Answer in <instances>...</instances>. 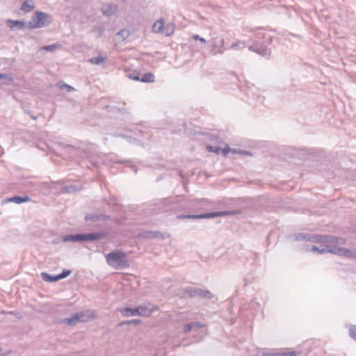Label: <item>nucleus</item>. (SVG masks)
Segmentation results:
<instances>
[{
  "label": "nucleus",
  "mask_w": 356,
  "mask_h": 356,
  "mask_svg": "<svg viewBox=\"0 0 356 356\" xmlns=\"http://www.w3.org/2000/svg\"><path fill=\"white\" fill-rule=\"evenodd\" d=\"M106 60V57L104 56H96L92 57L88 60V61L94 65H100L102 63L105 62Z\"/></svg>",
  "instance_id": "obj_26"
},
{
  "label": "nucleus",
  "mask_w": 356,
  "mask_h": 356,
  "mask_svg": "<svg viewBox=\"0 0 356 356\" xmlns=\"http://www.w3.org/2000/svg\"><path fill=\"white\" fill-rule=\"evenodd\" d=\"M0 79H6L8 81H13V77L8 74H0Z\"/></svg>",
  "instance_id": "obj_41"
},
{
  "label": "nucleus",
  "mask_w": 356,
  "mask_h": 356,
  "mask_svg": "<svg viewBox=\"0 0 356 356\" xmlns=\"http://www.w3.org/2000/svg\"><path fill=\"white\" fill-rule=\"evenodd\" d=\"M191 324L192 330H198V329L204 327V325L200 322H192V323H191Z\"/></svg>",
  "instance_id": "obj_38"
},
{
  "label": "nucleus",
  "mask_w": 356,
  "mask_h": 356,
  "mask_svg": "<svg viewBox=\"0 0 356 356\" xmlns=\"http://www.w3.org/2000/svg\"><path fill=\"white\" fill-rule=\"evenodd\" d=\"M80 189L81 188L78 186L70 184L62 187L60 191L63 193H72L80 191Z\"/></svg>",
  "instance_id": "obj_19"
},
{
  "label": "nucleus",
  "mask_w": 356,
  "mask_h": 356,
  "mask_svg": "<svg viewBox=\"0 0 356 356\" xmlns=\"http://www.w3.org/2000/svg\"><path fill=\"white\" fill-rule=\"evenodd\" d=\"M348 253H346L345 257L356 259V250L348 249Z\"/></svg>",
  "instance_id": "obj_36"
},
{
  "label": "nucleus",
  "mask_w": 356,
  "mask_h": 356,
  "mask_svg": "<svg viewBox=\"0 0 356 356\" xmlns=\"http://www.w3.org/2000/svg\"><path fill=\"white\" fill-rule=\"evenodd\" d=\"M105 31V29L104 27L102 26H95L92 29V32H95L97 33V36L98 37H100L102 35V34L104 33Z\"/></svg>",
  "instance_id": "obj_32"
},
{
  "label": "nucleus",
  "mask_w": 356,
  "mask_h": 356,
  "mask_svg": "<svg viewBox=\"0 0 356 356\" xmlns=\"http://www.w3.org/2000/svg\"><path fill=\"white\" fill-rule=\"evenodd\" d=\"M141 236L146 238H164L163 234L157 231L145 232L144 233L142 234Z\"/></svg>",
  "instance_id": "obj_17"
},
{
  "label": "nucleus",
  "mask_w": 356,
  "mask_h": 356,
  "mask_svg": "<svg viewBox=\"0 0 356 356\" xmlns=\"http://www.w3.org/2000/svg\"><path fill=\"white\" fill-rule=\"evenodd\" d=\"M184 333H188L191 330H192V328H191V323H188V324H186L184 326Z\"/></svg>",
  "instance_id": "obj_45"
},
{
  "label": "nucleus",
  "mask_w": 356,
  "mask_h": 356,
  "mask_svg": "<svg viewBox=\"0 0 356 356\" xmlns=\"http://www.w3.org/2000/svg\"><path fill=\"white\" fill-rule=\"evenodd\" d=\"M264 356H278L277 353H264Z\"/></svg>",
  "instance_id": "obj_49"
},
{
  "label": "nucleus",
  "mask_w": 356,
  "mask_h": 356,
  "mask_svg": "<svg viewBox=\"0 0 356 356\" xmlns=\"http://www.w3.org/2000/svg\"><path fill=\"white\" fill-rule=\"evenodd\" d=\"M108 233L105 232H90L86 234H76L66 235L63 237V242L92 241L106 238Z\"/></svg>",
  "instance_id": "obj_2"
},
{
  "label": "nucleus",
  "mask_w": 356,
  "mask_h": 356,
  "mask_svg": "<svg viewBox=\"0 0 356 356\" xmlns=\"http://www.w3.org/2000/svg\"><path fill=\"white\" fill-rule=\"evenodd\" d=\"M131 168H132V170H133L135 172H137V168H136L135 165H132V166H131Z\"/></svg>",
  "instance_id": "obj_50"
},
{
  "label": "nucleus",
  "mask_w": 356,
  "mask_h": 356,
  "mask_svg": "<svg viewBox=\"0 0 356 356\" xmlns=\"http://www.w3.org/2000/svg\"><path fill=\"white\" fill-rule=\"evenodd\" d=\"M307 237H309V236L305 234H298L296 236V239L299 241H307Z\"/></svg>",
  "instance_id": "obj_42"
},
{
  "label": "nucleus",
  "mask_w": 356,
  "mask_h": 356,
  "mask_svg": "<svg viewBox=\"0 0 356 356\" xmlns=\"http://www.w3.org/2000/svg\"><path fill=\"white\" fill-rule=\"evenodd\" d=\"M120 313L123 316L129 317L134 316H139L140 312L138 309L137 307L135 308L126 307L120 309Z\"/></svg>",
  "instance_id": "obj_15"
},
{
  "label": "nucleus",
  "mask_w": 356,
  "mask_h": 356,
  "mask_svg": "<svg viewBox=\"0 0 356 356\" xmlns=\"http://www.w3.org/2000/svg\"><path fill=\"white\" fill-rule=\"evenodd\" d=\"M41 277L42 278V280L44 281L47 282H57L59 280L58 275H49V273H44V272L41 273Z\"/></svg>",
  "instance_id": "obj_21"
},
{
  "label": "nucleus",
  "mask_w": 356,
  "mask_h": 356,
  "mask_svg": "<svg viewBox=\"0 0 356 356\" xmlns=\"http://www.w3.org/2000/svg\"><path fill=\"white\" fill-rule=\"evenodd\" d=\"M107 264L116 270L124 269L129 266V262L124 252L115 250L106 256Z\"/></svg>",
  "instance_id": "obj_1"
},
{
  "label": "nucleus",
  "mask_w": 356,
  "mask_h": 356,
  "mask_svg": "<svg viewBox=\"0 0 356 356\" xmlns=\"http://www.w3.org/2000/svg\"><path fill=\"white\" fill-rule=\"evenodd\" d=\"M85 314L83 312L74 314L70 318H65L63 320V322L69 325H74L78 322H84L86 319L84 318Z\"/></svg>",
  "instance_id": "obj_9"
},
{
  "label": "nucleus",
  "mask_w": 356,
  "mask_h": 356,
  "mask_svg": "<svg viewBox=\"0 0 356 356\" xmlns=\"http://www.w3.org/2000/svg\"><path fill=\"white\" fill-rule=\"evenodd\" d=\"M210 42L211 44V53L213 55L222 54L224 51L227 49L225 47L224 38L222 35H217L216 37H213L210 40Z\"/></svg>",
  "instance_id": "obj_8"
},
{
  "label": "nucleus",
  "mask_w": 356,
  "mask_h": 356,
  "mask_svg": "<svg viewBox=\"0 0 356 356\" xmlns=\"http://www.w3.org/2000/svg\"><path fill=\"white\" fill-rule=\"evenodd\" d=\"M242 46V48H245V44L244 42H240V41H237L234 43H233L231 46H230V49H236L238 47H241Z\"/></svg>",
  "instance_id": "obj_39"
},
{
  "label": "nucleus",
  "mask_w": 356,
  "mask_h": 356,
  "mask_svg": "<svg viewBox=\"0 0 356 356\" xmlns=\"http://www.w3.org/2000/svg\"><path fill=\"white\" fill-rule=\"evenodd\" d=\"M71 273L72 271L70 270H64L61 273L58 275L59 280L67 277Z\"/></svg>",
  "instance_id": "obj_37"
},
{
  "label": "nucleus",
  "mask_w": 356,
  "mask_h": 356,
  "mask_svg": "<svg viewBox=\"0 0 356 356\" xmlns=\"http://www.w3.org/2000/svg\"><path fill=\"white\" fill-rule=\"evenodd\" d=\"M140 81L143 83L154 82V75L152 72H147L140 77Z\"/></svg>",
  "instance_id": "obj_24"
},
{
  "label": "nucleus",
  "mask_w": 356,
  "mask_h": 356,
  "mask_svg": "<svg viewBox=\"0 0 356 356\" xmlns=\"http://www.w3.org/2000/svg\"><path fill=\"white\" fill-rule=\"evenodd\" d=\"M178 209V202L172 198L159 200L154 204L152 209L156 213L168 212L175 211Z\"/></svg>",
  "instance_id": "obj_5"
},
{
  "label": "nucleus",
  "mask_w": 356,
  "mask_h": 356,
  "mask_svg": "<svg viewBox=\"0 0 356 356\" xmlns=\"http://www.w3.org/2000/svg\"><path fill=\"white\" fill-rule=\"evenodd\" d=\"M84 219L86 221L98 222L109 220L111 217L106 214L92 213L86 215Z\"/></svg>",
  "instance_id": "obj_10"
},
{
  "label": "nucleus",
  "mask_w": 356,
  "mask_h": 356,
  "mask_svg": "<svg viewBox=\"0 0 356 356\" xmlns=\"http://www.w3.org/2000/svg\"><path fill=\"white\" fill-rule=\"evenodd\" d=\"M255 37L256 38H257L258 40H260V39H264V40H266V39L268 38L266 36L265 33H262V32H260V31H257L256 33H255Z\"/></svg>",
  "instance_id": "obj_43"
},
{
  "label": "nucleus",
  "mask_w": 356,
  "mask_h": 356,
  "mask_svg": "<svg viewBox=\"0 0 356 356\" xmlns=\"http://www.w3.org/2000/svg\"><path fill=\"white\" fill-rule=\"evenodd\" d=\"M60 45V44H51V45H46V46H43L41 49L42 50H45L47 51H54L56 49H57L58 47H59Z\"/></svg>",
  "instance_id": "obj_31"
},
{
  "label": "nucleus",
  "mask_w": 356,
  "mask_h": 356,
  "mask_svg": "<svg viewBox=\"0 0 356 356\" xmlns=\"http://www.w3.org/2000/svg\"><path fill=\"white\" fill-rule=\"evenodd\" d=\"M207 148L212 152L216 153L218 154H220V151H222V148L218 146H207Z\"/></svg>",
  "instance_id": "obj_34"
},
{
  "label": "nucleus",
  "mask_w": 356,
  "mask_h": 356,
  "mask_svg": "<svg viewBox=\"0 0 356 356\" xmlns=\"http://www.w3.org/2000/svg\"><path fill=\"white\" fill-rule=\"evenodd\" d=\"M346 243V240L341 237H337V244L339 245H345Z\"/></svg>",
  "instance_id": "obj_47"
},
{
  "label": "nucleus",
  "mask_w": 356,
  "mask_h": 356,
  "mask_svg": "<svg viewBox=\"0 0 356 356\" xmlns=\"http://www.w3.org/2000/svg\"><path fill=\"white\" fill-rule=\"evenodd\" d=\"M327 250H328V252L334 254L336 255L343 256V257L346 256V253L349 252L348 251L347 248L332 246V245H327Z\"/></svg>",
  "instance_id": "obj_14"
},
{
  "label": "nucleus",
  "mask_w": 356,
  "mask_h": 356,
  "mask_svg": "<svg viewBox=\"0 0 356 356\" xmlns=\"http://www.w3.org/2000/svg\"><path fill=\"white\" fill-rule=\"evenodd\" d=\"M349 335L353 339L356 341V325H349Z\"/></svg>",
  "instance_id": "obj_33"
},
{
  "label": "nucleus",
  "mask_w": 356,
  "mask_h": 356,
  "mask_svg": "<svg viewBox=\"0 0 356 356\" xmlns=\"http://www.w3.org/2000/svg\"><path fill=\"white\" fill-rule=\"evenodd\" d=\"M129 31L126 29H123L117 33V35L120 36L122 40L127 39L129 36Z\"/></svg>",
  "instance_id": "obj_29"
},
{
  "label": "nucleus",
  "mask_w": 356,
  "mask_h": 356,
  "mask_svg": "<svg viewBox=\"0 0 356 356\" xmlns=\"http://www.w3.org/2000/svg\"><path fill=\"white\" fill-rule=\"evenodd\" d=\"M52 22L53 17L51 15L38 10L32 15L28 26L31 29H40L49 26Z\"/></svg>",
  "instance_id": "obj_3"
},
{
  "label": "nucleus",
  "mask_w": 356,
  "mask_h": 356,
  "mask_svg": "<svg viewBox=\"0 0 356 356\" xmlns=\"http://www.w3.org/2000/svg\"><path fill=\"white\" fill-rule=\"evenodd\" d=\"M118 163H125L126 161H118Z\"/></svg>",
  "instance_id": "obj_51"
},
{
  "label": "nucleus",
  "mask_w": 356,
  "mask_h": 356,
  "mask_svg": "<svg viewBox=\"0 0 356 356\" xmlns=\"http://www.w3.org/2000/svg\"><path fill=\"white\" fill-rule=\"evenodd\" d=\"M30 197L27 195L25 196H13L7 199L8 202H15L16 204H22L28 202Z\"/></svg>",
  "instance_id": "obj_18"
},
{
  "label": "nucleus",
  "mask_w": 356,
  "mask_h": 356,
  "mask_svg": "<svg viewBox=\"0 0 356 356\" xmlns=\"http://www.w3.org/2000/svg\"><path fill=\"white\" fill-rule=\"evenodd\" d=\"M307 252H313L315 254H325L327 253V245H321L320 246L316 245H307L306 247Z\"/></svg>",
  "instance_id": "obj_13"
},
{
  "label": "nucleus",
  "mask_w": 356,
  "mask_h": 356,
  "mask_svg": "<svg viewBox=\"0 0 356 356\" xmlns=\"http://www.w3.org/2000/svg\"><path fill=\"white\" fill-rule=\"evenodd\" d=\"M230 150H231V149L229 147L227 148H225V149L222 148V151H220V154H222L224 156H226Z\"/></svg>",
  "instance_id": "obj_48"
},
{
  "label": "nucleus",
  "mask_w": 356,
  "mask_h": 356,
  "mask_svg": "<svg viewBox=\"0 0 356 356\" xmlns=\"http://www.w3.org/2000/svg\"><path fill=\"white\" fill-rule=\"evenodd\" d=\"M35 7L34 3L32 0H26L23 2L21 6V10L24 13H29Z\"/></svg>",
  "instance_id": "obj_20"
},
{
  "label": "nucleus",
  "mask_w": 356,
  "mask_h": 356,
  "mask_svg": "<svg viewBox=\"0 0 356 356\" xmlns=\"http://www.w3.org/2000/svg\"><path fill=\"white\" fill-rule=\"evenodd\" d=\"M57 86L60 88V89H66L67 92H72V91H74L75 90V89L71 86H69L67 84H66L65 83H64L63 81H59L57 83Z\"/></svg>",
  "instance_id": "obj_28"
},
{
  "label": "nucleus",
  "mask_w": 356,
  "mask_h": 356,
  "mask_svg": "<svg viewBox=\"0 0 356 356\" xmlns=\"http://www.w3.org/2000/svg\"><path fill=\"white\" fill-rule=\"evenodd\" d=\"M6 24L8 25L10 30L22 29L26 26V22L24 20H14L8 19L6 20Z\"/></svg>",
  "instance_id": "obj_12"
},
{
  "label": "nucleus",
  "mask_w": 356,
  "mask_h": 356,
  "mask_svg": "<svg viewBox=\"0 0 356 356\" xmlns=\"http://www.w3.org/2000/svg\"><path fill=\"white\" fill-rule=\"evenodd\" d=\"M277 355L278 356H297L298 353L295 351L284 352V353H277Z\"/></svg>",
  "instance_id": "obj_40"
},
{
  "label": "nucleus",
  "mask_w": 356,
  "mask_h": 356,
  "mask_svg": "<svg viewBox=\"0 0 356 356\" xmlns=\"http://www.w3.org/2000/svg\"><path fill=\"white\" fill-rule=\"evenodd\" d=\"M337 236L324 235L323 243H330V245L334 246L333 245L337 244Z\"/></svg>",
  "instance_id": "obj_27"
},
{
  "label": "nucleus",
  "mask_w": 356,
  "mask_h": 356,
  "mask_svg": "<svg viewBox=\"0 0 356 356\" xmlns=\"http://www.w3.org/2000/svg\"><path fill=\"white\" fill-rule=\"evenodd\" d=\"M192 38L195 40H199V41H200L202 43H206L207 42L206 40L204 38L200 37L199 35L194 34V35H193Z\"/></svg>",
  "instance_id": "obj_44"
},
{
  "label": "nucleus",
  "mask_w": 356,
  "mask_h": 356,
  "mask_svg": "<svg viewBox=\"0 0 356 356\" xmlns=\"http://www.w3.org/2000/svg\"><path fill=\"white\" fill-rule=\"evenodd\" d=\"M141 323V321L140 319H133V320H128V321H124L121 322L119 325H129V324H134V325H138Z\"/></svg>",
  "instance_id": "obj_30"
},
{
  "label": "nucleus",
  "mask_w": 356,
  "mask_h": 356,
  "mask_svg": "<svg viewBox=\"0 0 356 356\" xmlns=\"http://www.w3.org/2000/svg\"><path fill=\"white\" fill-rule=\"evenodd\" d=\"M307 241L313 243H323L324 236L314 234L307 237Z\"/></svg>",
  "instance_id": "obj_25"
},
{
  "label": "nucleus",
  "mask_w": 356,
  "mask_h": 356,
  "mask_svg": "<svg viewBox=\"0 0 356 356\" xmlns=\"http://www.w3.org/2000/svg\"><path fill=\"white\" fill-rule=\"evenodd\" d=\"M233 152H238L239 154H245V155H248V156L252 155V154L249 151L239 150L238 152H237L236 149H234V150H233Z\"/></svg>",
  "instance_id": "obj_46"
},
{
  "label": "nucleus",
  "mask_w": 356,
  "mask_h": 356,
  "mask_svg": "<svg viewBox=\"0 0 356 356\" xmlns=\"http://www.w3.org/2000/svg\"><path fill=\"white\" fill-rule=\"evenodd\" d=\"M164 29V19H159L156 21L152 26V31L156 33H163Z\"/></svg>",
  "instance_id": "obj_16"
},
{
  "label": "nucleus",
  "mask_w": 356,
  "mask_h": 356,
  "mask_svg": "<svg viewBox=\"0 0 356 356\" xmlns=\"http://www.w3.org/2000/svg\"><path fill=\"white\" fill-rule=\"evenodd\" d=\"M32 118L34 120H36V117H35V116H32Z\"/></svg>",
  "instance_id": "obj_52"
},
{
  "label": "nucleus",
  "mask_w": 356,
  "mask_h": 356,
  "mask_svg": "<svg viewBox=\"0 0 356 356\" xmlns=\"http://www.w3.org/2000/svg\"><path fill=\"white\" fill-rule=\"evenodd\" d=\"M272 42L273 38L268 36L264 42L255 41L253 44L249 46L248 49L262 56H268L270 54V49L267 44H270Z\"/></svg>",
  "instance_id": "obj_6"
},
{
  "label": "nucleus",
  "mask_w": 356,
  "mask_h": 356,
  "mask_svg": "<svg viewBox=\"0 0 356 356\" xmlns=\"http://www.w3.org/2000/svg\"><path fill=\"white\" fill-rule=\"evenodd\" d=\"M179 296L181 298L201 297L202 298L209 300L213 298V295L210 291L192 286H188L182 289Z\"/></svg>",
  "instance_id": "obj_4"
},
{
  "label": "nucleus",
  "mask_w": 356,
  "mask_h": 356,
  "mask_svg": "<svg viewBox=\"0 0 356 356\" xmlns=\"http://www.w3.org/2000/svg\"><path fill=\"white\" fill-rule=\"evenodd\" d=\"M227 211H215L202 214L178 215L177 216L176 218L178 220L213 218L219 216H227Z\"/></svg>",
  "instance_id": "obj_7"
},
{
  "label": "nucleus",
  "mask_w": 356,
  "mask_h": 356,
  "mask_svg": "<svg viewBox=\"0 0 356 356\" xmlns=\"http://www.w3.org/2000/svg\"><path fill=\"white\" fill-rule=\"evenodd\" d=\"M137 307L140 312L139 316H149L152 314L153 311L149 307H148L147 306L140 305Z\"/></svg>",
  "instance_id": "obj_23"
},
{
  "label": "nucleus",
  "mask_w": 356,
  "mask_h": 356,
  "mask_svg": "<svg viewBox=\"0 0 356 356\" xmlns=\"http://www.w3.org/2000/svg\"><path fill=\"white\" fill-rule=\"evenodd\" d=\"M128 77L132 80L140 81V76L139 72H134L133 73H131L128 75Z\"/></svg>",
  "instance_id": "obj_35"
},
{
  "label": "nucleus",
  "mask_w": 356,
  "mask_h": 356,
  "mask_svg": "<svg viewBox=\"0 0 356 356\" xmlns=\"http://www.w3.org/2000/svg\"><path fill=\"white\" fill-rule=\"evenodd\" d=\"M102 13L105 16H111L118 10V6L114 3H104L101 8Z\"/></svg>",
  "instance_id": "obj_11"
},
{
  "label": "nucleus",
  "mask_w": 356,
  "mask_h": 356,
  "mask_svg": "<svg viewBox=\"0 0 356 356\" xmlns=\"http://www.w3.org/2000/svg\"><path fill=\"white\" fill-rule=\"evenodd\" d=\"M175 30V25L172 23H168L164 26L163 34H164L165 36H170L174 33Z\"/></svg>",
  "instance_id": "obj_22"
}]
</instances>
